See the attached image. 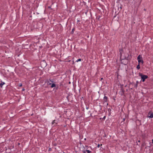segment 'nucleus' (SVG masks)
<instances>
[{
    "instance_id": "nucleus-17",
    "label": "nucleus",
    "mask_w": 153,
    "mask_h": 153,
    "mask_svg": "<svg viewBox=\"0 0 153 153\" xmlns=\"http://www.w3.org/2000/svg\"><path fill=\"white\" fill-rule=\"evenodd\" d=\"M106 118V116H104L102 118V119H103V120H104Z\"/></svg>"
},
{
    "instance_id": "nucleus-16",
    "label": "nucleus",
    "mask_w": 153,
    "mask_h": 153,
    "mask_svg": "<svg viewBox=\"0 0 153 153\" xmlns=\"http://www.w3.org/2000/svg\"><path fill=\"white\" fill-rule=\"evenodd\" d=\"M22 86V83H19V87H21Z\"/></svg>"
},
{
    "instance_id": "nucleus-6",
    "label": "nucleus",
    "mask_w": 153,
    "mask_h": 153,
    "mask_svg": "<svg viewBox=\"0 0 153 153\" xmlns=\"http://www.w3.org/2000/svg\"><path fill=\"white\" fill-rule=\"evenodd\" d=\"M108 97L106 96H105L103 99L104 101L105 102H107L108 101Z\"/></svg>"
},
{
    "instance_id": "nucleus-4",
    "label": "nucleus",
    "mask_w": 153,
    "mask_h": 153,
    "mask_svg": "<svg viewBox=\"0 0 153 153\" xmlns=\"http://www.w3.org/2000/svg\"><path fill=\"white\" fill-rule=\"evenodd\" d=\"M148 117L150 118H152L153 117V112L152 113L151 111H149L148 113Z\"/></svg>"
},
{
    "instance_id": "nucleus-7",
    "label": "nucleus",
    "mask_w": 153,
    "mask_h": 153,
    "mask_svg": "<svg viewBox=\"0 0 153 153\" xmlns=\"http://www.w3.org/2000/svg\"><path fill=\"white\" fill-rule=\"evenodd\" d=\"M121 92L122 93V94H120L121 95H123L124 94L125 90L123 88L121 89Z\"/></svg>"
},
{
    "instance_id": "nucleus-10",
    "label": "nucleus",
    "mask_w": 153,
    "mask_h": 153,
    "mask_svg": "<svg viewBox=\"0 0 153 153\" xmlns=\"http://www.w3.org/2000/svg\"><path fill=\"white\" fill-rule=\"evenodd\" d=\"M137 68L138 70H139L140 68V64H138V65H137Z\"/></svg>"
},
{
    "instance_id": "nucleus-19",
    "label": "nucleus",
    "mask_w": 153,
    "mask_h": 153,
    "mask_svg": "<svg viewBox=\"0 0 153 153\" xmlns=\"http://www.w3.org/2000/svg\"><path fill=\"white\" fill-rule=\"evenodd\" d=\"M48 151H51V148H49L48 149Z\"/></svg>"
},
{
    "instance_id": "nucleus-1",
    "label": "nucleus",
    "mask_w": 153,
    "mask_h": 153,
    "mask_svg": "<svg viewBox=\"0 0 153 153\" xmlns=\"http://www.w3.org/2000/svg\"><path fill=\"white\" fill-rule=\"evenodd\" d=\"M123 51V50H120V58H122V59L123 60L124 59H127L128 60L129 59L128 58L129 55L127 53H125V56H123V57L122 56V52Z\"/></svg>"
},
{
    "instance_id": "nucleus-13",
    "label": "nucleus",
    "mask_w": 153,
    "mask_h": 153,
    "mask_svg": "<svg viewBox=\"0 0 153 153\" xmlns=\"http://www.w3.org/2000/svg\"><path fill=\"white\" fill-rule=\"evenodd\" d=\"M81 61V59H78L76 61V62H78L79 61Z\"/></svg>"
},
{
    "instance_id": "nucleus-26",
    "label": "nucleus",
    "mask_w": 153,
    "mask_h": 153,
    "mask_svg": "<svg viewBox=\"0 0 153 153\" xmlns=\"http://www.w3.org/2000/svg\"><path fill=\"white\" fill-rule=\"evenodd\" d=\"M144 10H145V11H146V10L145 9H144Z\"/></svg>"
},
{
    "instance_id": "nucleus-24",
    "label": "nucleus",
    "mask_w": 153,
    "mask_h": 153,
    "mask_svg": "<svg viewBox=\"0 0 153 153\" xmlns=\"http://www.w3.org/2000/svg\"><path fill=\"white\" fill-rule=\"evenodd\" d=\"M86 108L87 109H88L89 108V107H86Z\"/></svg>"
},
{
    "instance_id": "nucleus-21",
    "label": "nucleus",
    "mask_w": 153,
    "mask_h": 153,
    "mask_svg": "<svg viewBox=\"0 0 153 153\" xmlns=\"http://www.w3.org/2000/svg\"><path fill=\"white\" fill-rule=\"evenodd\" d=\"M1 83L2 84V85H3L4 84H5V83L4 82H2Z\"/></svg>"
},
{
    "instance_id": "nucleus-11",
    "label": "nucleus",
    "mask_w": 153,
    "mask_h": 153,
    "mask_svg": "<svg viewBox=\"0 0 153 153\" xmlns=\"http://www.w3.org/2000/svg\"><path fill=\"white\" fill-rule=\"evenodd\" d=\"M56 120H53L52 122V124L53 125L54 123H55L56 124Z\"/></svg>"
},
{
    "instance_id": "nucleus-2",
    "label": "nucleus",
    "mask_w": 153,
    "mask_h": 153,
    "mask_svg": "<svg viewBox=\"0 0 153 153\" xmlns=\"http://www.w3.org/2000/svg\"><path fill=\"white\" fill-rule=\"evenodd\" d=\"M50 82H51V83H53V80L51 79H47L46 81L45 82L47 83V85H51V88H53V87H55L56 86V85L54 83L51 84V83H50Z\"/></svg>"
},
{
    "instance_id": "nucleus-20",
    "label": "nucleus",
    "mask_w": 153,
    "mask_h": 153,
    "mask_svg": "<svg viewBox=\"0 0 153 153\" xmlns=\"http://www.w3.org/2000/svg\"><path fill=\"white\" fill-rule=\"evenodd\" d=\"M86 151L85 150L82 151V152L83 153H86Z\"/></svg>"
},
{
    "instance_id": "nucleus-22",
    "label": "nucleus",
    "mask_w": 153,
    "mask_h": 153,
    "mask_svg": "<svg viewBox=\"0 0 153 153\" xmlns=\"http://www.w3.org/2000/svg\"><path fill=\"white\" fill-rule=\"evenodd\" d=\"M25 90V89L24 88H23L22 89V91H24Z\"/></svg>"
},
{
    "instance_id": "nucleus-14",
    "label": "nucleus",
    "mask_w": 153,
    "mask_h": 153,
    "mask_svg": "<svg viewBox=\"0 0 153 153\" xmlns=\"http://www.w3.org/2000/svg\"><path fill=\"white\" fill-rule=\"evenodd\" d=\"M103 80V78H101L100 79V81H102V82H103V81H102V80Z\"/></svg>"
},
{
    "instance_id": "nucleus-30",
    "label": "nucleus",
    "mask_w": 153,
    "mask_h": 153,
    "mask_svg": "<svg viewBox=\"0 0 153 153\" xmlns=\"http://www.w3.org/2000/svg\"><path fill=\"white\" fill-rule=\"evenodd\" d=\"M84 140H86V138H85V139H84Z\"/></svg>"
},
{
    "instance_id": "nucleus-31",
    "label": "nucleus",
    "mask_w": 153,
    "mask_h": 153,
    "mask_svg": "<svg viewBox=\"0 0 153 153\" xmlns=\"http://www.w3.org/2000/svg\"><path fill=\"white\" fill-rule=\"evenodd\" d=\"M18 144H19H19H20V143H18Z\"/></svg>"
},
{
    "instance_id": "nucleus-5",
    "label": "nucleus",
    "mask_w": 153,
    "mask_h": 153,
    "mask_svg": "<svg viewBox=\"0 0 153 153\" xmlns=\"http://www.w3.org/2000/svg\"><path fill=\"white\" fill-rule=\"evenodd\" d=\"M138 62L139 64H140V63H141L142 64H143V59L138 60Z\"/></svg>"
},
{
    "instance_id": "nucleus-18",
    "label": "nucleus",
    "mask_w": 153,
    "mask_h": 153,
    "mask_svg": "<svg viewBox=\"0 0 153 153\" xmlns=\"http://www.w3.org/2000/svg\"><path fill=\"white\" fill-rule=\"evenodd\" d=\"M2 84L1 83H0V87L1 88L2 87Z\"/></svg>"
},
{
    "instance_id": "nucleus-25",
    "label": "nucleus",
    "mask_w": 153,
    "mask_h": 153,
    "mask_svg": "<svg viewBox=\"0 0 153 153\" xmlns=\"http://www.w3.org/2000/svg\"><path fill=\"white\" fill-rule=\"evenodd\" d=\"M128 62H126V63H124V64L125 65H126L127 64Z\"/></svg>"
},
{
    "instance_id": "nucleus-23",
    "label": "nucleus",
    "mask_w": 153,
    "mask_h": 153,
    "mask_svg": "<svg viewBox=\"0 0 153 153\" xmlns=\"http://www.w3.org/2000/svg\"><path fill=\"white\" fill-rule=\"evenodd\" d=\"M100 145H99V144H98V146H97V147H98V148H99V147H100Z\"/></svg>"
},
{
    "instance_id": "nucleus-3",
    "label": "nucleus",
    "mask_w": 153,
    "mask_h": 153,
    "mask_svg": "<svg viewBox=\"0 0 153 153\" xmlns=\"http://www.w3.org/2000/svg\"><path fill=\"white\" fill-rule=\"evenodd\" d=\"M139 76L141 77V80L143 82L145 81L146 79L148 78V76L146 75H143V74L139 73Z\"/></svg>"
},
{
    "instance_id": "nucleus-9",
    "label": "nucleus",
    "mask_w": 153,
    "mask_h": 153,
    "mask_svg": "<svg viewBox=\"0 0 153 153\" xmlns=\"http://www.w3.org/2000/svg\"><path fill=\"white\" fill-rule=\"evenodd\" d=\"M138 83H139V82H138V81H137L136 82V84L134 86V87L135 88H137V87Z\"/></svg>"
},
{
    "instance_id": "nucleus-12",
    "label": "nucleus",
    "mask_w": 153,
    "mask_h": 153,
    "mask_svg": "<svg viewBox=\"0 0 153 153\" xmlns=\"http://www.w3.org/2000/svg\"><path fill=\"white\" fill-rule=\"evenodd\" d=\"M85 151L87 152V153H90L91 152V151H89L88 150H86Z\"/></svg>"
},
{
    "instance_id": "nucleus-15",
    "label": "nucleus",
    "mask_w": 153,
    "mask_h": 153,
    "mask_svg": "<svg viewBox=\"0 0 153 153\" xmlns=\"http://www.w3.org/2000/svg\"><path fill=\"white\" fill-rule=\"evenodd\" d=\"M74 30H75L74 28H73L72 29V31H71V33H74Z\"/></svg>"
},
{
    "instance_id": "nucleus-27",
    "label": "nucleus",
    "mask_w": 153,
    "mask_h": 153,
    "mask_svg": "<svg viewBox=\"0 0 153 153\" xmlns=\"http://www.w3.org/2000/svg\"><path fill=\"white\" fill-rule=\"evenodd\" d=\"M138 142H140V140H138Z\"/></svg>"
},
{
    "instance_id": "nucleus-8",
    "label": "nucleus",
    "mask_w": 153,
    "mask_h": 153,
    "mask_svg": "<svg viewBox=\"0 0 153 153\" xmlns=\"http://www.w3.org/2000/svg\"><path fill=\"white\" fill-rule=\"evenodd\" d=\"M142 57L140 55H139L137 57V59L138 60H139V59H142Z\"/></svg>"
},
{
    "instance_id": "nucleus-28",
    "label": "nucleus",
    "mask_w": 153,
    "mask_h": 153,
    "mask_svg": "<svg viewBox=\"0 0 153 153\" xmlns=\"http://www.w3.org/2000/svg\"><path fill=\"white\" fill-rule=\"evenodd\" d=\"M152 143H153V139L152 140Z\"/></svg>"
},
{
    "instance_id": "nucleus-29",
    "label": "nucleus",
    "mask_w": 153,
    "mask_h": 153,
    "mask_svg": "<svg viewBox=\"0 0 153 153\" xmlns=\"http://www.w3.org/2000/svg\"><path fill=\"white\" fill-rule=\"evenodd\" d=\"M48 8H51V6H49L48 7Z\"/></svg>"
}]
</instances>
